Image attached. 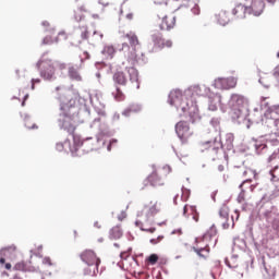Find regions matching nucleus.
<instances>
[{"mask_svg":"<svg viewBox=\"0 0 279 279\" xmlns=\"http://www.w3.org/2000/svg\"><path fill=\"white\" fill-rule=\"evenodd\" d=\"M193 214L194 221H199V213H197V207L195 205L190 206Z\"/></svg>","mask_w":279,"mask_h":279,"instance_id":"4c0bfd02","label":"nucleus"},{"mask_svg":"<svg viewBox=\"0 0 279 279\" xmlns=\"http://www.w3.org/2000/svg\"><path fill=\"white\" fill-rule=\"evenodd\" d=\"M114 99H117V101H122L123 99V92H121V88L117 87L116 92L112 93Z\"/></svg>","mask_w":279,"mask_h":279,"instance_id":"473e14b6","label":"nucleus"},{"mask_svg":"<svg viewBox=\"0 0 279 279\" xmlns=\"http://www.w3.org/2000/svg\"><path fill=\"white\" fill-rule=\"evenodd\" d=\"M121 119V116L119 113L113 114V121H119Z\"/></svg>","mask_w":279,"mask_h":279,"instance_id":"338daca9","label":"nucleus"},{"mask_svg":"<svg viewBox=\"0 0 279 279\" xmlns=\"http://www.w3.org/2000/svg\"><path fill=\"white\" fill-rule=\"evenodd\" d=\"M195 97H207L208 110H211V112H215L221 105V94L211 93L210 88L206 85L190 86L184 90V95L180 89L171 90L168 96V102L170 106H174L178 112L181 110L180 117H189L192 123H198L202 117H199L197 98Z\"/></svg>","mask_w":279,"mask_h":279,"instance_id":"f257e3e1","label":"nucleus"},{"mask_svg":"<svg viewBox=\"0 0 279 279\" xmlns=\"http://www.w3.org/2000/svg\"><path fill=\"white\" fill-rule=\"evenodd\" d=\"M114 52H116V50H114L113 46H105L102 51H101L102 56H106L110 60H111V58H113Z\"/></svg>","mask_w":279,"mask_h":279,"instance_id":"c85d7f7f","label":"nucleus"},{"mask_svg":"<svg viewBox=\"0 0 279 279\" xmlns=\"http://www.w3.org/2000/svg\"><path fill=\"white\" fill-rule=\"evenodd\" d=\"M128 60H130V62H132V64H134V62H136L137 64H147V59L145 57L144 53H141L138 56V53L135 52H128V54H125Z\"/></svg>","mask_w":279,"mask_h":279,"instance_id":"dca6fc26","label":"nucleus"},{"mask_svg":"<svg viewBox=\"0 0 279 279\" xmlns=\"http://www.w3.org/2000/svg\"><path fill=\"white\" fill-rule=\"evenodd\" d=\"M207 239H213V230L211 232L210 231H207L203 238H202V241H207Z\"/></svg>","mask_w":279,"mask_h":279,"instance_id":"a18cd8bd","label":"nucleus"},{"mask_svg":"<svg viewBox=\"0 0 279 279\" xmlns=\"http://www.w3.org/2000/svg\"><path fill=\"white\" fill-rule=\"evenodd\" d=\"M150 40L154 44V47L157 49H165V39L162 38V34L158 31L150 32Z\"/></svg>","mask_w":279,"mask_h":279,"instance_id":"4468645a","label":"nucleus"},{"mask_svg":"<svg viewBox=\"0 0 279 279\" xmlns=\"http://www.w3.org/2000/svg\"><path fill=\"white\" fill-rule=\"evenodd\" d=\"M215 19L218 23V25H221L222 27H226L228 23H230V17L228 16V11L221 10L219 13L215 14Z\"/></svg>","mask_w":279,"mask_h":279,"instance_id":"a211bd4d","label":"nucleus"},{"mask_svg":"<svg viewBox=\"0 0 279 279\" xmlns=\"http://www.w3.org/2000/svg\"><path fill=\"white\" fill-rule=\"evenodd\" d=\"M263 149H267V144L255 143L256 154H263Z\"/></svg>","mask_w":279,"mask_h":279,"instance_id":"e433bc0d","label":"nucleus"},{"mask_svg":"<svg viewBox=\"0 0 279 279\" xmlns=\"http://www.w3.org/2000/svg\"><path fill=\"white\" fill-rule=\"evenodd\" d=\"M132 252V247H130L129 250H128V252H122L121 254H120V258H122V260H128V256H130V253Z\"/></svg>","mask_w":279,"mask_h":279,"instance_id":"37998d69","label":"nucleus"},{"mask_svg":"<svg viewBox=\"0 0 279 279\" xmlns=\"http://www.w3.org/2000/svg\"><path fill=\"white\" fill-rule=\"evenodd\" d=\"M186 213H189V205H185L183 207V217H185L186 219H189V215H186Z\"/></svg>","mask_w":279,"mask_h":279,"instance_id":"6e6d98bb","label":"nucleus"},{"mask_svg":"<svg viewBox=\"0 0 279 279\" xmlns=\"http://www.w3.org/2000/svg\"><path fill=\"white\" fill-rule=\"evenodd\" d=\"M274 77H276L277 80L279 78V65H277L274 70Z\"/></svg>","mask_w":279,"mask_h":279,"instance_id":"4d7b16f0","label":"nucleus"},{"mask_svg":"<svg viewBox=\"0 0 279 279\" xmlns=\"http://www.w3.org/2000/svg\"><path fill=\"white\" fill-rule=\"evenodd\" d=\"M16 245H10V246H5V247H2L0 250V256H4L5 258H15L16 254Z\"/></svg>","mask_w":279,"mask_h":279,"instance_id":"412c9836","label":"nucleus"},{"mask_svg":"<svg viewBox=\"0 0 279 279\" xmlns=\"http://www.w3.org/2000/svg\"><path fill=\"white\" fill-rule=\"evenodd\" d=\"M217 190L211 193V199L213 202H217Z\"/></svg>","mask_w":279,"mask_h":279,"instance_id":"e2e57ef3","label":"nucleus"},{"mask_svg":"<svg viewBox=\"0 0 279 279\" xmlns=\"http://www.w3.org/2000/svg\"><path fill=\"white\" fill-rule=\"evenodd\" d=\"M140 230H142V232H150V234H154V232H156V228L155 227L148 228V229L140 227Z\"/></svg>","mask_w":279,"mask_h":279,"instance_id":"49530a36","label":"nucleus"},{"mask_svg":"<svg viewBox=\"0 0 279 279\" xmlns=\"http://www.w3.org/2000/svg\"><path fill=\"white\" fill-rule=\"evenodd\" d=\"M173 46V43L171 41V40H167L166 43H165V47H172Z\"/></svg>","mask_w":279,"mask_h":279,"instance_id":"69168bd1","label":"nucleus"},{"mask_svg":"<svg viewBox=\"0 0 279 279\" xmlns=\"http://www.w3.org/2000/svg\"><path fill=\"white\" fill-rule=\"evenodd\" d=\"M236 77H218L214 81L213 86L218 90H230L231 88H236Z\"/></svg>","mask_w":279,"mask_h":279,"instance_id":"0eeeda50","label":"nucleus"},{"mask_svg":"<svg viewBox=\"0 0 279 279\" xmlns=\"http://www.w3.org/2000/svg\"><path fill=\"white\" fill-rule=\"evenodd\" d=\"M228 106L231 110V119L233 123L238 125L244 124L250 130L252 123H263V113L258 112V108L254 109L256 117L254 119H247L250 117V110L246 108L247 98L240 94H232Z\"/></svg>","mask_w":279,"mask_h":279,"instance_id":"7ed1b4c3","label":"nucleus"},{"mask_svg":"<svg viewBox=\"0 0 279 279\" xmlns=\"http://www.w3.org/2000/svg\"><path fill=\"white\" fill-rule=\"evenodd\" d=\"M31 84H32L31 85L32 90H35L36 84H40V78H32Z\"/></svg>","mask_w":279,"mask_h":279,"instance_id":"c03bdc74","label":"nucleus"},{"mask_svg":"<svg viewBox=\"0 0 279 279\" xmlns=\"http://www.w3.org/2000/svg\"><path fill=\"white\" fill-rule=\"evenodd\" d=\"M57 151H70L73 156V146L71 145V141L66 138L64 142H58L56 144Z\"/></svg>","mask_w":279,"mask_h":279,"instance_id":"4be33fe9","label":"nucleus"},{"mask_svg":"<svg viewBox=\"0 0 279 279\" xmlns=\"http://www.w3.org/2000/svg\"><path fill=\"white\" fill-rule=\"evenodd\" d=\"M148 182L150 186H165V181L158 177L156 170H153V173L148 177Z\"/></svg>","mask_w":279,"mask_h":279,"instance_id":"5701e85b","label":"nucleus"},{"mask_svg":"<svg viewBox=\"0 0 279 279\" xmlns=\"http://www.w3.org/2000/svg\"><path fill=\"white\" fill-rule=\"evenodd\" d=\"M48 53L49 51H46L41 54L36 63V69L43 80L46 82H53L56 81V65L58 64V61L47 58Z\"/></svg>","mask_w":279,"mask_h":279,"instance_id":"423d86ee","label":"nucleus"},{"mask_svg":"<svg viewBox=\"0 0 279 279\" xmlns=\"http://www.w3.org/2000/svg\"><path fill=\"white\" fill-rule=\"evenodd\" d=\"M189 197H191V190L182 186L181 199H183V202H186L189 199Z\"/></svg>","mask_w":279,"mask_h":279,"instance_id":"72a5a7b5","label":"nucleus"},{"mask_svg":"<svg viewBox=\"0 0 279 279\" xmlns=\"http://www.w3.org/2000/svg\"><path fill=\"white\" fill-rule=\"evenodd\" d=\"M99 5H102L104 8H108L109 3L105 2L104 0H98Z\"/></svg>","mask_w":279,"mask_h":279,"instance_id":"052dcab7","label":"nucleus"},{"mask_svg":"<svg viewBox=\"0 0 279 279\" xmlns=\"http://www.w3.org/2000/svg\"><path fill=\"white\" fill-rule=\"evenodd\" d=\"M174 25H175V16L172 17L170 23H169V21H167V16H165L160 24V29L161 31L167 29L169 32V29H173Z\"/></svg>","mask_w":279,"mask_h":279,"instance_id":"bb28decb","label":"nucleus"},{"mask_svg":"<svg viewBox=\"0 0 279 279\" xmlns=\"http://www.w3.org/2000/svg\"><path fill=\"white\" fill-rule=\"evenodd\" d=\"M265 202H267V198L265 196H263L262 199L259 201V203L257 204V206L263 208V206H265Z\"/></svg>","mask_w":279,"mask_h":279,"instance_id":"864d4df0","label":"nucleus"},{"mask_svg":"<svg viewBox=\"0 0 279 279\" xmlns=\"http://www.w3.org/2000/svg\"><path fill=\"white\" fill-rule=\"evenodd\" d=\"M251 183H252V179H246L239 185V189H241V192L239 193L236 198L238 204H243V202H245V190H243V184H251Z\"/></svg>","mask_w":279,"mask_h":279,"instance_id":"a878e982","label":"nucleus"},{"mask_svg":"<svg viewBox=\"0 0 279 279\" xmlns=\"http://www.w3.org/2000/svg\"><path fill=\"white\" fill-rule=\"evenodd\" d=\"M125 71L128 72L130 82H132V84H136V88H141V85L138 84V70L134 66H130L125 68Z\"/></svg>","mask_w":279,"mask_h":279,"instance_id":"aec40b11","label":"nucleus"},{"mask_svg":"<svg viewBox=\"0 0 279 279\" xmlns=\"http://www.w3.org/2000/svg\"><path fill=\"white\" fill-rule=\"evenodd\" d=\"M264 117L266 119H274L275 121L279 120V105H274L271 107H268L266 111L264 112Z\"/></svg>","mask_w":279,"mask_h":279,"instance_id":"f3484780","label":"nucleus"},{"mask_svg":"<svg viewBox=\"0 0 279 279\" xmlns=\"http://www.w3.org/2000/svg\"><path fill=\"white\" fill-rule=\"evenodd\" d=\"M191 12L194 13L195 16H199L201 14L199 5L195 3L194 7L191 9Z\"/></svg>","mask_w":279,"mask_h":279,"instance_id":"79ce46f5","label":"nucleus"},{"mask_svg":"<svg viewBox=\"0 0 279 279\" xmlns=\"http://www.w3.org/2000/svg\"><path fill=\"white\" fill-rule=\"evenodd\" d=\"M201 253L206 252L207 254L210 252L207 246L198 248Z\"/></svg>","mask_w":279,"mask_h":279,"instance_id":"774afa93","label":"nucleus"},{"mask_svg":"<svg viewBox=\"0 0 279 279\" xmlns=\"http://www.w3.org/2000/svg\"><path fill=\"white\" fill-rule=\"evenodd\" d=\"M268 162H272L274 168L269 171V174L271 175V182H276V174H274V171L278 170L279 165V148L275 150L269 157Z\"/></svg>","mask_w":279,"mask_h":279,"instance_id":"ddd939ff","label":"nucleus"},{"mask_svg":"<svg viewBox=\"0 0 279 279\" xmlns=\"http://www.w3.org/2000/svg\"><path fill=\"white\" fill-rule=\"evenodd\" d=\"M232 14L236 16V19H245V16H247V2H245V4L241 2L235 3Z\"/></svg>","mask_w":279,"mask_h":279,"instance_id":"2eb2a0df","label":"nucleus"},{"mask_svg":"<svg viewBox=\"0 0 279 279\" xmlns=\"http://www.w3.org/2000/svg\"><path fill=\"white\" fill-rule=\"evenodd\" d=\"M69 77L75 82H82V75H80V72H77L73 66L69 68Z\"/></svg>","mask_w":279,"mask_h":279,"instance_id":"cd10ccee","label":"nucleus"},{"mask_svg":"<svg viewBox=\"0 0 279 279\" xmlns=\"http://www.w3.org/2000/svg\"><path fill=\"white\" fill-rule=\"evenodd\" d=\"M81 260L87 265V267H94V274L95 269L97 270V267L101 265V259L97 258V255L95 252L87 250L81 254Z\"/></svg>","mask_w":279,"mask_h":279,"instance_id":"1a4fd4ad","label":"nucleus"},{"mask_svg":"<svg viewBox=\"0 0 279 279\" xmlns=\"http://www.w3.org/2000/svg\"><path fill=\"white\" fill-rule=\"evenodd\" d=\"M154 3H155V5H162V3H163L165 5H167V0H161V1L155 0Z\"/></svg>","mask_w":279,"mask_h":279,"instance_id":"13d9d810","label":"nucleus"},{"mask_svg":"<svg viewBox=\"0 0 279 279\" xmlns=\"http://www.w3.org/2000/svg\"><path fill=\"white\" fill-rule=\"evenodd\" d=\"M121 236H123V230H121V226H116L109 230L110 241H119Z\"/></svg>","mask_w":279,"mask_h":279,"instance_id":"393cba45","label":"nucleus"},{"mask_svg":"<svg viewBox=\"0 0 279 279\" xmlns=\"http://www.w3.org/2000/svg\"><path fill=\"white\" fill-rule=\"evenodd\" d=\"M117 143H119V140L111 138L107 145V151H112V147H117Z\"/></svg>","mask_w":279,"mask_h":279,"instance_id":"58836bf2","label":"nucleus"},{"mask_svg":"<svg viewBox=\"0 0 279 279\" xmlns=\"http://www.w3.org/2000/svg\"><path fill=\"white\" fill-rule=\"evenodd\" d=\"M14 269H16V271H27V264H25V262H20L15 264Z\"/></svg>","mask_w":279,"mask_h":279,"instance_id":"c9c22d12","label":"nucleus"},{"mask_svg":"<svg viewBox=\"0 0 279 279\" xmlns=\"http://www.w3.org/2000/svg\"><path fill=\"white\" fill-rule=\"evenodd\" d=\"M60 110L58 125L60 130H64L68 134L75 132L77 123H84V120L80 118L82 114H90L87 108L80 110V107L75 105V100L73 99H70L69 102H61Z\"/></svg>","mask_w":279,"mask_h":279,"instance_id":"20e7f679","label":"nucleus"},{"mask_svg":"<svg viewBox=\"0 0 279 279\" xmlns=\"http://www.w3.org/2000/svg\"><path fill=\"white\" fill-rule=\"evenodd\" d=\"M160 213V210L156 207V203L150 206H144L143 210L137 211L136 217H144L145 223H148V226H154V217H156V214Z\"/></svg>","mask_w":279,"mask_h":279,"instance_id":"9d476101","label":"nucleus"},{"mask_svg":"<svg viewBox=\"0 0 279 279\" xmlns=\"http://www.w3.org/2000/svg\"><path fill=\"white\" fill-rule=\"evenodd\" d=\"M44 265H49V267H51L53 265V263H51V258L50 257H45L43 259Z\"/></svg>","mask_w":279,"mask_h":279,"instance_id":"8fccbe9b","label":"nucleus"},{"mask_svg":"<svg viewBox=\"0 0 279 279\" xmlns=\"http://www.w3.org/2000/svg\"><path fill=\"white\" fill-rule=\"evenodd\" d=\"M225 264L227 265V267H229V269H232V264H230L228 257L225 258Z\"/></svg>","mask_w":279,"mask_h":279,"instance_id":"680f3d73","label":"nucleus"},{"mask_svg":"<svg viewBox=\"0 0 279 279\" xmlns=\"http://www.w3.org/2000/svg\"><path fill=\"white\" fill-rule=\"evenodd\" d=\"M222 228H223V230H228L230 228V225L228 223V220H223Z\"/></svg>","mask_w":279,"mask_h":279,"instance_id":"bf43d9fd","label":"nucleus"},{"mask_svg":"<svg viewBox=\"0 0 279 279\" xmlns=\"http://www.w3.org/2000/svg\"><path fill=\"white\" fill-rule=\"evenodd\" d=\"M41 45H53V38L51 36H46L43 39Z\"/></svg>","mask_w":279,"mask_h":279,"instance_id":"a19ab883","label":"nucleus"},{"mask_svg":"<svg viewBox=\"0 0 279 279\" xmlns=\"http://www.w3.org/2000/svg\"><path fill=\"white\" fill-rule=\"evenodd\" d=\"M175 134L184 143V141H187L193 133L191 132V128L189 126V123L185 121H180L174 126Z\"/></svg>","mask_w":279,"mask_h":279,"instance_id":"9b49d317","label":"nucleus"},{"mask_svg":"<svg viewBox=\"0 0 279 279\" xmlns=\"http://www.w3.org/2000/svg\"><path fill=\"white\" fill-rule=\"evenodd\" d=\"M125 217H128V214L124 210H122L121 214L118 215V221H123Z\"/></svg>","mask_w":279,"mask_h":279,"instance_id":"de8ad7c7","label":"nucleus"},{"mask_svg":"<svg viewBox=\"0 0 279 279\" xmlns=\"http://www.w3.org/2000/svg\"><path fill=\"white\" fill-rule=\"evenodd\" d=\"M43 27H45V32L48 34H56V27H51V24L47 21L41 22Z\"/></svg>","mask_w":279,"mask_h":279,"instance_id":"2f4dec72","label":"nucleus"},{"mask_svg":"<svg viewBox=\"0 0 279 279\" xmlns=\"http://www.w3.org/2000/svg\"><path fill=\"white\" fill-rule=\"evenodd\" d=\"M247 14L250 16H260L265 11V0H245Z\"/></svg>","mask_w":279,"mask_h":279,"instance_id":"6e6552de","label":"nucleus"},{"mask_svg":"<svg viewBox=\"0 0 279 279\" xmlns=\"http://www.w3.org/2000/svg\"><path fill=\"white\" fill-rule=\"evenodd\" d=\"M146 260L149 263V265H156V263H158V254L153 253L150 254Z\"/></svg>","mask_w":279,"mask_h":279,"instance_id":"f704fd0d","label":"nucleus"},{"mask_svg":"<svg viewBox=\"0 0 279 279\" xmlns=\"http://www.w3.org/2000/svg\"><path fill=\"white\" fill-rule=\"evenodd\" d=\"M81 38L83 40H87L88 39V31H84L82 34H81Z\"/></svg>","mask_w":279,"mask_h":279,"instance_id":"5fc2aeb1","label":"nucleus"},{"mask_svg":"<svg viewBox=\"0 0 279 279\" xmlns=\"http://www.w3.org/2000/svg\"><path fill=\"white\" fill-rule=\"evenodd\" d=\"M143 111V105L141 104H131L128 106V108L122 112L123 117H130V114L135 113L138 114V112Z\"/></svg>","mask_w":279,"mask_h":279,"instance_id":"6ab92c4d","label":"nucleus"},{"mask_svg":"<svg viewBox=\"0 0 279 279\" xmlns=\"http://www.w3.org/2000/svg\"><path fill=\"white\" fill-rule=\"evenodd\" d=\"M221 123V119L219 118H213L210 120V125L214 128L215 132L218 133V136L214 138V141H207L204 143V145H210L211 150L216 154L219 153V149H221L225 154V158H228L229 156H234V134L227 133L225 143L221 142V128L219 126Z\"/></svg>","mask_w":279,"mask_h":279,"instance_id":"39448f33","label":"nucleus"},{"mask_svg":"<svg viewBox=\"0 0 279 279\" xmlns=\"http://www.w3.org/2000/svg\"><path fill=\"white\" fill-rule=\"evenodd\" d=\"M99 272V267H90L88 266L87 268L84 269V276H97Z\"/></svg>","mask_w":279,"mask_h":279,"instance_id":"7c9ffc66","label":"nucleus"},{"mask_svg":"<svg viewBox=\"0 0 279 279\" xmlns=\"http://www.w3.org/2000/svg\"><path fill=\"white\" fill-rule=\"evenodd\" d=\"M89 128L92 130H98L95 137L89 136L82 138L80 135H73V158L101 149V147L106 146V138L114 135V131L110 130V126H108V123H106V120L101 117L95 118Z\"/></svg>","mask_w":279,"mask_h":279,"instance_id":"f03ea898","label":"nucleus"},{"mask_svg":"<svg viewBox=\"0 0 279 279\" xmlns=\"http://www.w3.org/2000/svg\"><path fill=\"white\" fill-rule=\"evenodd\" d=\"M219 217L222 221H228L230 214L228 213V207H221L219 210Z\"/></svg>","mask_w":279,"mask_h":279,"instance_id":"c756f323","label":"nucleus"},{"mask_svg":"<svg viewBox=\"0 0 279 279\" xmlns=\"http://www.w3.org/2000/svg\"><path fill=\"white\" fill-rule=\"evenodd\" d=\"M56 69H60V71H64V69H66V63H60L58 61V64L56 65Z\"/></svg>","mask_w":279,"mask_h":279,"instance_id":"3c124183","label":"nucleus"},{"mask_svg":"<svg viewBox=\"0 0 279 279\" xmlns=\"http://www.w3.org/2000/svg\"><path fill=\"white\" fill-rule=\"evenodd\" d=\"M113 82L114 84H119V86H125L128 84V76L123 71H117L113 74Z\"/></svg>","mask_w":279,"mask_h":279,"instance_id":"b1692460","label":"nucleus"},{"mask_svg":"<svg viewBox=\"0 0 279 279\" xmlns=\"http://www.w3.org/2000/svg\"><path fill=\"white\" fill-rule=\"evenodd\" d=\"M182 234V229H174L171 234Z\"/></svg>","mask_w":279,"mask_h":279,"instance_id":"0e129e2a","label":"nucleus"},{"mask_svg":"<svg viewBox=\"0 0 279 279\" xmlns=\"http://www.w3.org/2000/svg\"><path fill=\"white\" fill-rule=\"evenodd\" d=\"M162 239H165V235H158L156 239H150L149 243H151V245H158Z\"/></svg>","mask_w":279,"mask_h":279,"instance_id":"ea45409f","label":"nucleus"},{"mask_svg":"<svg viewBox=\"0 0 279 279\" xmlns=\"http://www.w3.org/2000/svg\"><path fill=\"white\" fill-rule=\"evenodd\" d=\"M126 37L129 38L131 47L128 44H122V51L128 50L129 53H134L136 51V47L140 45L138 37L134 33L128 34Z\"/></svg>","mask_w":279,"mask_h":279,"instance_id":"f8f14e48","label":"nucleus"},{"mask_svg":"<svg viewBox=\"0 0 279 279\" xmlns=\"http://www.w3.org/2000/svg\"><path fill=\"white\" fill-rule=\"evenodd\" d=\"M193 251L197 254V256H199L201 258H206V256L204 254H202V250L197 248V247H193Z\"/></svg>","mask_w":279,"mask_h":279,"instance_id":"09e8293b","label":"nucleus"},{"mask_svg":"<svg viewBox=\"0 0 279 279\" xmlns=\"http://www.w3.org/2000/svg\"><path fill=\"white\" fill-rule=\"evenodd\" d=\"M20 114H21L22 119H23L25 122L29 121V119L32 118L28 113H20Z\"/></svg>","mask_w":279,"mask_h":279,"instance_id":"603ef678","label":"nucleus"}]
</instances>
